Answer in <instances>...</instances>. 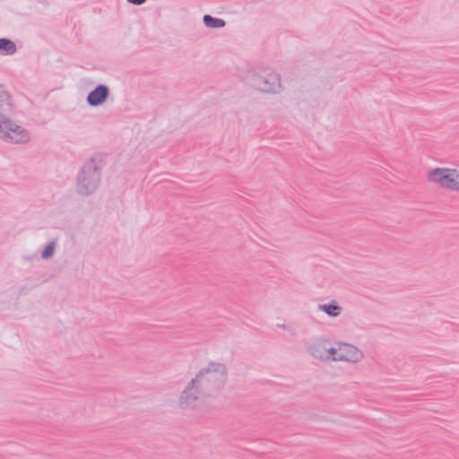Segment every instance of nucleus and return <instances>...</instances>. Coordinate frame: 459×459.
Instances as JSON below:
<instances>
[{"mask_svg": "<svg viewBox=\"0 0 459 459\" xmlns=\"http://www.w3.org/2000/svg\"><path fill=\"white\" fill-rule=\"evenodd\" d=\"M56 242L55 240L49 242L41 253L42 259H49L53 256Z\"/></svg>", "mask_w": 459, "mask_h": 459, "instance_id": "4468645a", "label": "nucleus"}, {"mask_svg": "<svg viewBox=\"0 0 459 459\" xmlns=\"http://www.w3.org/2000/svg\"><path fill=\"white\" fill-rule=\"evenodd\" d=\"M326 353H327V360L325 363L336 362L339 361L338 356H340V351L338 348L333 347L330 344L326 346Z\"/></svg>", "mask_w": 459, "mask_h": 459, "instance_id": "ddd939ff", "label": "nucleus"}, {"mask_svg": "<svg viewBox=\"0 0 459 459\" xmlns=\"http://www.w3.org/2000/svg\"><path fill=\"white\" fill-rule=\"evenodd\" d=\"M427 178L443 188L459 192V171L456 169L436 168L428 172Z\"/></svg>", "mask_w": 459, "mask_h": 459, "instance_id": "39448f33", "label": "nucleus"}, {"mask_svg": "<svg viewBox=\"0 0 459 459\" xmlns=\"http://www.w3.org/2000/svg\"><path fill=\"white\" fill-rule=\"evenodd\" d=\"M100 180V160L92 157L83 164L77 175L76 191L81 195H90L97 190Z\"/></svg>", "mask_w": 459, "mask_h": 459, "instance_id": "f03ea898", "label": "nucleus"}, {"mask_svg": "<svg viewBox=\"0 0 459 459\" xmlns=\"http://www.w3.org/2000/svg\"><path fill=\"white\" fill-rule=\"evenodd\" d=\"M338 350L340 351V356L337 359L339 361L355 364L361 361L364 358V352L357 346L349 342H338Z\"/></svg>", "mask_w": 459, "mask_h": 459, "instance_id": "0eeeda50", "label": "nucleus"}, {"mask_svg": "<svg viewBox=\"0 0 459 459\" xmlns=\"http://www.w3.org/2000/svg\"><path fill=\"white\" fill-rule=\"evenodd\" d=\"M108 95V87L106 84H99L89 92L86 100L91 107H98L107 100Z\"/></svg>", "mask_w": 459, "mask_h": 459, "instance_id": "6e6552de", "label": "nucleus"}, {"mask_svg": "<svg viewBox=\"0 0 459 459\" xmlns=\"http://www.w3.org/2000/svg\"><path fill=\"white\" fill-rule=\"evenodd\" d=\"M278 327H280L281 329H286V325H278Z\"/></svg>", "mask_w": 459, "mask_h": 459, "instance_id": "dca6fc26", "label": "nucleus"}, {"mask_svg": "<svg viewBox=\"0 0 459 459\" xmlns=\"http://www.w3.org/2000/svg\"><path fill=\"white\" fill-rule=\"evenodd\" d=\"M329 344L330 342L327 339L323 337H315L306 343V351L312 358L325 363L328 359L326 346Z\"/></svg>", "mask_w": 459, "mask_h": 459, "instance_id": "423d86ee", "label": "nucleus"}, {"mask_svg": "<svg viewBox=\"0 0 459 459\" xmlns=\"http://www.w3.org/2000/svg\"><path fill=\"white\" fill-rule=\"evenodd\" d=\"M0 138L6 143L22 144L30 141V135L27 129L0 113Z\"/></svg>", "mask_w": 459, "mask_h": 459, "instance_id": "20e7f679", "label": "nucleus"}, {"mask_svg": "<svg viewBox=\"0 0 459 459\" xmlns=\"http://www.w3.org/2000/svg\"><path fill=\"white\" fill-rule=\"evenodd\" d=\"M0 51L4 55H13L17 51L13 41L6 38H0Z\"/></svg>", "mask_w": 459, "mask_h": 459, "instance_id": "9d476101", "label": "nucleus"}, {"mask_svg": "<svg viewBox=\"0 0 459 459\" xmlns=\"http://www.w3.org/2000/svg\"><path fill=\"white\" fill-rule=\"evenodd\" d=\"M0 108L3 111H8L12 109L11 95L4 89L0 87Z\"/></svg>", "mask_w": 459, "mask_h": 459, "instance_id": "f8f14e48", "label": "nucleus"}, {"mask_svg": "<svg viewBox=\"0 0 459 459\" xmlns=\"http://www.w3.org/2000/svg\"><path fill=\"white\" fill-rule=\"evenodd\" d=\"M249 82L255 90L264 93L278 94L282 91L281 75L272 70L251 74Z\"/></svg>", "mask_w": 459, "mask_h": 459, "instance_id": "7ed1b4c3", "label": "nucleus"}, {"mask_svg": "<svg viewBox=\"0 0 459 459\" xmlns=\"http://www.w3.org/2000/svg\"><path fill=\"white\" fill-rule=\"evenodd\" d=\"M227 376L228 370L223 363L209 362L181 392L178 401V407L183 411L194 410L201 395L210 396L223 388Z\"/></svg>", "mask_w": 459, "mask_h": 459, "instance_id": "f257e3e1", "label": "nucleus"}, {"mask_svg": "<svg viewBox=\"0 0 459 459\" xmlns=\"http://www.w3.org/2000/svg\"><path fill=\"white\" fill-rule=\"evenodd\" d=\"M128 3L130 4H135V5H140V4H143L146 2V0H126Z\"/></svg>", "mask_w": 459, "mask_h": 459, "instance_id": "2eb2a0df", "label": "nucleus"}, {"mask_svg": "<svg viewBox=\"0 0 459 459\" xmlns=\"http://www.w3.org/2000/svg\"><path fill=\"white\" fill-rule=\"evenodd\" d=\"M203 22L207 28H212V29L223 28L226 25V22L224 20L219 19V18H214L210 14H205L203 17Z\"/></svg>", "mask_w": 459, "mask_h": 459, "instance_id": "9b49d317", "label": "nucleus"}, {"mask_svg": "<svg viewBox=\"0 0 459 459\" xmlns=\"http://www.w3.org/2000/svg\"><path fill=\"white\" fill-rule=\"evenodd\" d=\"M317 309L325 312L330 317H337L342 311V307L334 300L327 304H319Z\"/></svg>", "mask_w": 459, "mask_h": 459, "instance_id": "1a4fd4ad", "label": "nucleus"}]
</instances>
